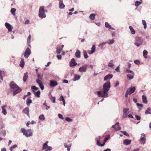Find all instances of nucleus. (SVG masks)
<instances>
[{
	"mask_svg": "<svg viewBox=\"0 0 151 151\" xmlns=\"http://www.w3.org/2000/svg\"><path fill=\"white\" fill-rule=\"evenodd\" d=\"M17 147V145H13V146H12V147H11L10 148V150L11 151H12L13 150V149H14V148Z\"/></svg>",
	"mask_w": 151,
	"mask_h": 151,
	"instance_id": "nucleus-47",
	"label": "nucleus"
},
{
	"mask_svg": "<svg viewBox=\"0 0 151 151\" xmlns=\"http://www.w3.org/2000/svg\"><path fill=\"white\" fill-rule=\"evenodd\" d=\"M39 86L42 90H44V86L42 83L40 85H39Z\"/></svg>",
	"mask_w": 151,
	"mask_h": 151,
	"instance_id": "nucleus-59",
	"label": "nucleus"
},
{
	"mask_svg": "<svg viewBox=\"0 0 151 151\" xmlns=\"http://www.w3.org/2000/svg\"><path fill=\"white\" fill-rule=\"evenodd\" d=\"M148 52L145 50H144L143 52V55L144 57L146 58H147Z\"/></svg>",
	"mask_w": 151,
	"mask_h": 151,
	"instance_id": "nucleus-31",
	"label": "nucleus"
},
{
	"mask_svg": "<svg viewBox=\"0 0 151 151\" xmlns=\"http://www.w3.org/2000/svg\"><path fill=\"white\" fill-rule=\"evenodd\" d=\"M113 77V75L112 74H109L106 76L104 78L105 81H108L111 79Z\"/></svg>",
	"mask_w": 151,
	"mask_h": 151,
	"instance_id": "nucleus-17",
	"label": "nucleus"
},
{
	"mask_svg": "<svg viewBox=\"0 0 151 151\" xmlns=\"http://www.w3.org/2000/svg\"><path fill=\"white\" fill-rule=\"evenodd\" d=\"M115 70L116 71L118 72H119V65L115 69Z\"/></svg>",
	"mask_w": 151,
	"mask_h": 151,
	"instance_id": "nucleus-64",
	"label": "nucleus"
},
{
	"mask_svg": "<svg viewBox=\"0 0 151 151\" xmlns=\"http://www.w3.org/2000/svg\"><path fill=\"white\" fill-rule=\"evenodd\" d=\"M56 57L58 60H60L62 58V56L60 55H57Z\"/></svg>",
	"mask_w": 151,
	"mask_h": 151,
	"instance_id": "nucleus-60",
	"label": "nucleus"
},
{
	"mask_svg": "<svg viewBox=\"0 0 151 151\" xmlns=\"http://www.w3.org/2000/svg\"><path fill=\"white\" fill-rule=\"evenodd\" d=\"M32 91L36 96L38 98L40 97V91H38L37 92H36L34 91Z\"/></svg>",
	"mask_w": 151,
	"mask_h": 151,
	"instance_id": "nucleus-25",
	"label": "nucleus"
},
{
	"mask_svg": "<svg viewBox=\"0 0 151 151\" xmlns=\"http://www.w3.org/2000/svg\"><path fill=\"white\" fill-rule=\"evenodd\" d=\"M48 143V141H46L45 143L44 144L43 147H42V150L45 149H47L48 146L47 145V144Z\"/></svg>",
	"mask_w": 151,
	"mask_h": 151,
	"instance_id": "nucleus-34",
	"label": "nucleus"
},
{
	"mask_svg": "<svg viewBox=\"0 0 151 151\" xmlns=\"http://www.w3.org/2000/svg\"><path fill=\"white\" fill-rule=\"evenodd\" d=\"M129 110V109L124 108L123 109V117L124 118H126L127 117V112Z\"/></svg>",
	"mask_w": 151,
	"mask_h": 151,
	"instance_id": "nucleus-12",
	"label": "nucleus"
},
{
	"mask_svg": "<svg viewBox=\"0 0 151 151\" xmlns=\"http://www.w3.org/2000/svg\"><path fill=\"white\" fill-rule=\"evenodd\" d=\"M137 106L138 107V108L139 109H141L143 107V106L142 104H140L138 103H137L136 104Z\"/></svg>",
	"mask_w": 151,
	"mask_h": 151,
	"instance_id": "nucleus-40",
	"label": "nucleus"
},
{
	"mask_svg": "<svg viewBox=\"0 0 151 151\" xmlns=\"http://www.w3.org/2000/svg\"><path fill=\"white\" fill-rule=\"evenodd\" d=\"M51 100L52 101L53 103H55V97L52 96L51 97Z\"/></svg>",
	"mask_w": 151,
	"mask_h": 151,
	"instance_id": "nucleus-55",
	"label": "nucleus"
},
{
	"mask_svg": "<svg viewBox=\"0 0 151 151\" xmlns=\"http://www.w3.org/2000/svg\"><path fill=\"white\" fill-rule=\"evenodd\" d=\"M142 41L140 37H137L135 40L134 44L137 47H139L142 45Z\"/></svg>",
	"mask_w": 151,
	"mask_h": 151,
	"instance_id": "nucleus-6",
	"label": "nucleus"
},
{
	"mask_svg": "<svg viewBox=\"0 0 151 151\" xmlns=\"http://www.w3.org/2000/svg\"><path fill=\"white\" fill-rule=\"evenodd\" d=\"M16 11V9H15L12 8L11 9L10 12L12 13V14L14 16L15 15V12Z\"/></svg>",
	"mask_w": 151,
	"mask_h": 151,
	"instance_id": "nucleus-38",
	"label": "nucleus"
},
{
	"mask_svg": "<svg viewBox=\"0 0 151 151\" xmlns=\"http://www.w3.org/2000/svg\"><path fill=\"white\" fill-rule=\"evenodd\" d=\"M142 4V3L139 1H136L135 2V6H139V5L141 4Z\"/></svg>",
	"mask_w": 151,
	"mask_h": 151,
	"instance_id": "nucleus-45",
	"label": "nucleus"
},
{
	"mask_svg": "<svg viewBox=\"0 0 151 151\" xmlns=\"http://www.w3.org/2000/svg\"><path fill=\"white\" fill-rule=\"evenodd\" d=\"M97 141V143L96 144L98 146H101V144L100 143V140L99 139H97L96 140Z\"/></svg>",
	"mask_w": 151,
	"mask_h": 151,
	"instance_id": "nucleus-58",
	"label": "nucleus"
},
{
	"mask_svg": "<svg viewBox=\"0 0 151 151\" xmlns=\"http://www.w3.org/2000/svg\"><path fill=\"white\" fill-rule=\"evenodd\" d=\"M47 150L48 151H51L52 150V148L50 146H48L47 148Z\"/></svg>",
	"mask_w": 151,
	"mask_h": 151,
	"instance_id": "nucleus-61",
	"label": "nucleus"
},
{
	"mask_svg": "<svg viewBox=\"0 0 151 151\" xmlns=\"http://www.w3.org/2000/svg\"><path fill=\"white\" fill-rule=\"evenodd\" d=\"M5 26L8 29V32H11L13 29V26L8 22H6L5 23Z\"/></svg>",
	"mask_w": 151,
	"mask_h": 151,
	"instance_id": "nucleus-8",
	"label": "nucleus"
},
{
	"mask_svg": "<svg viewBox=\"0 0 151 151\" xmlns=\"http://www.w3.org/2000/svg\"><path fill=\"white\" fill-rule=\"evenodd\" d=\"M9 85L11 90L13 91V94L14 95L19 93L22 91L21 88L13 82H11Z\"/></svg>",
	"mask_w": 151,
	"mask_h": 151,
	"instance_id": "nucleus-2",
	"label": "nucleus"
},
{
	"mask_svg": "<svg viewBox=\"0 0 151 151\" xmlns=\"http://www.w3.org/2000/svg\"><path fill=\"white\" fill-rule=\"evenodd\" d=\"M57 85L58 83L57 81L53 80H51L50 81V86L54 87Z\"/></svg>",
	"mask_w": 151,
	"mask_h": 151,
	"instance_id": "nucleus-19",
	"label": "nucleus"
},
{
	"mask_svg": "<svg viewBox=\"0 0 151 151\" xmlns=\"http://www.w3.org/2000/svg\"><path fill=\"white\" fill-rule=\"evenodd\" d=\"M142 101L145 104H147V97L143 95L142 96Z\"/></svg>",
	"mask_w": 151,
	"mask_h": 151,
	"instance_id": "nucleus-27",
	"label": "nucleus"
},
{
	"mask_svg": "<svg viewBox=\"0 0 151 151\" xmlns=\"http://www.w3.org/2000/svg\"><path fill=\"white\" fill-rule=\"evenodd\" d=\"M126 72L128 73L127 75V78L128 80H130L134 78V73L133 71L127 69L126 70Z\"/></svg>",
	"mask_w": 151,
	"mask_h": 151,
	"instance_id": "nucleus-5",
	"label": "nucleus"
},
{
	"mask_svg": "<svg viewBox=\"0 0 151 151\" xmlns=\"http://www.w3.org/2000/svg\"><path fill=\"white\" fill-rule=\"evenodd\" d=\"M120 132L123 133L125 135H126L127 136H129V134L128 133H127L126 131H120Z\"/></svg>",
	"mask_w": 151,
	"mask_h": 151,
	"instance_id": "nucleus-50",
	"label": "nucleus"
},
{
	"mask_svg": "<svg viewBox=\"0 0 151 151\" xmlns=\"http://www.w3.org/2000/svg\"><path fill=\"white\" fill-rule=\"evenodd\" d=\"M146 114H151V109L150 107L147 108L145 113Z\"/></svg>",
	"mask_w": 151,
	"mask_h": 151,
	"instance_id": "nucleus-28",
	"label": "nucleus"
},
{
	"mask_svg": "<svg viewBox=\"0 0 151 151\" xmlns=\"http://www.w3.org/2000/svg\"><path fill=\"white\" fill-rule=\"evenodd\" d=\"M96 50V47L95 45H93L91 50H88L87 51L88 53L89 54H92Z\"/></svg>",
	"mask_w": 151,
	"mask_h": 151,
	"instance_id": "nucleus-13",
	"label": "nucleus"
},
{
	"mask_svg": "<svg viewBox=\"0 0 151 151\" xmlns=\"http://www.w3.org/2000/svg\"><path fill=\"white\" fill-rule=\"evenodd\" d=\"M135 117L137 120H140V117L137 115H135Z\"/></svg>",
	"mask_w": 151,
	"mask_h": 151,
	"instance_id": "nucleus-63",
	"label": "nucleus"
},
{
	"mask_svg": "<svg viewBox=\"0 0 151 151\" xmlns=\"http://www.w3.org/2000/svg\"><path fill=\"white\" fill-rule=\"evenodd\" d=\"M141 135H142L143 137H141V138L139 140V142L141 144L144 145L145 143L146 139L145 136L144 134H141Z\"/></svg>",
	"mask_w": 151,
	"mask_h": 151,
	"instance_id": "nucleus-11",
	"label": "nucleus"
},
{
	"mask_svg": "<svg viewBox=\"0 0 151 151\" xmlns=\"http://www.w3.org/2000/svg\"><path fill=\"white\" fill-rule=\"evenodd\" d=\"M142 22V24L144 25V29H146L147 28V23L146 21L145 20H143Z\"/></svg>",
	"mask_w": 151,
	"mask_h": 151,
	"instance_id": "nucleus-43",
	"label": "nucleus"
},
{
	"mask_svg": "<svg viewBox=\"0 0 151 151\" xmlns=\"http://www.w3.org/2000/svg\"><path fill=\"white\" fill-rule=\"evenodd\" d=\"M74 78L73 79V81H77L80 79L81 76H79L78 75L76 74H74Z\"/></svg>",
	"mask_w": 151,
	"mask_h": 151,
	"instance_id": "nucleus-22",
	"label": "nucleus"
},
{
	"mask_svg": "<svg viewBox=\"0 0 151 151\" xmlns=\"http://www.w3.org/2000/svg\"><path fill=\"white\" fill-rule=\"evenodd\" d=\"M24 60L23 59H21V60L19 64V65L22 67H23L24 66Z\"/></svg>",
	"mask_w": 151,
	"mask_h": 151,
	"instance_id": "nucleus-32",
	"label": "nucleus"
},
{
	"mask_svg": "<svg viewBox=\"0 0 151 151\" xmlns=\"http://www.w3.org/2000/svg\"><path fill=\"white\" fill-rule=\"evenodd\" d=\"M31 88L33 90H37L39 89V88L36 87L35 86H31Z\"/></svg>",
	"mask_w": 151,
	"mask_h": 151,
	"instance_id": "nucleus-54",
	"label": "nucleus"
},
{
	"mask_svg": "<svg viewBox=\"0 0 151 151\" xmlns=\"http://www.w3.org/2000/svg\"><path fill=\"white\" fill-rule=\"evenodd\" d=\"M6 107V105H4L1 106L2 109V113L4 115H6L7 114V111L5 108Z\"/></svg>",
	"mask_w": 151,
	"mask_h": 151,
	"instance_id": "nucleus-20",
	"label": "nucleus"
},
{
	"mask_svg": "<svg viewBox=\"0 0 151 151\" xmlns=\"http://www.w3.org/2000/svg\"><path fill=\"white\" fill-rule=\"evenodd\" d=\"M59 7L60 9H64L65 7V6L62 0H59Z\"/></svg>",
	"mask_w": 151,
	"mask_h": 151,
	"instance_id": "nucleus-15",
	"label": "nucleus"
},
{
	"mask_svg": "<svg viewBox=\"0 0 151 151\" xmlns=\"http://www.w3.org/2000/svg\"><path fill=\"white\" fill-rule=\"evenodd\" d=\"M40 120H43L45 119V117L43 114H42L40 115L38 118Z\"/></svg>",
	"mask_w": 151,
	"mask_h": 151,
	"instance_id": "nucleus-42",
	"label": "nucleus"
},
{
	"mask_svg": "<svg viewBox=\"0 0 151 151\" xmlns=\"http://www.w3.org/2000/svg\"><path fill=\"white\" fill-rule=\"evenodd\" d=\"M27 73L26 72L24 73V76L23 77V80L24 81H25L28 78Z\"/></svg>",
	"mask_w": 151,
	"mask_h": 151,
	"instance_id": "nucleus-35",
	"label": "nucleus"
},
{
	"mask_svg": "<svg viewBox=\"0 0 151 151\" xmlns=\"http://www.w3.org/2000/svg\"><path fill=\"white\" fill-rule=\"evenodd\" d=\"M75 56L77 58H80L81 57V52L80 50H77L75 53Z\"/></svg>",
	"mask_w": 151,
	"mask_h": 151,
	"instance_id": "nucleus-24",
	"label": "nucleus"
},
{
	"mask_svg": "<svg viewBox=\"0 0 151 151\" xmlns=\"http://www.w3.org/2000/svg\"><path fill=\"white\" fill-rule=\"evenodd\" d=\"M113 61L112 60H111L109 61V62L108 63V66L111 68H113L114 65L113 63Z\"/></svg>",
	"mask_w": 151,
	"mask_h": 151,
	"instance_id": "nucleus-23",
	"label": "nucleus"
},
{
	"mask_svg": "<svg viewBox=\"0 0 151 151\" xmlns=\"http://www.w3.org/2000/svg\"><path fill=\"white\" fill-rule=\"evenodd\" d=\"M83 55L84 58L85 59H87L88 57V55L87 52L86 51L83 52Z\"/></svg>",
	"mask_w": 151,
	"mask_h": 151,
	"instance_id": "nucleus-48",
	"label": "nucleus"
},
{
	"mask_svg": "<svg viewBox=\"0 0 151 151\" xmlns=\"http://www.w3.org/2000/svg\"><path fill=\"white\" fill-rule=\"evenodd\" d=\"M77 63L75 61L74 58H73L69 62V65L70 67H73L77 65Z\"/></svg>",
	"mask_w": 151,
	"mask_h": 151,
	"instance_id": "nucleus-10",
	"label": "nucleus"
},
{
	"mask_svg": "<svg viewBox=\"0 0 151 151\" xmlns=\"http://www.w3.org/2000/svg\"><path fill=\"white\" fill-rule=\"evenodd\" d=\"M136 88L135 87H131L129 88V89L127 90V91H128L129 95H130L133 93H134L135 91Z\"/></svg>",
	"mask_w": 151,
	"mask_h": 151,
	"instance_id": "nucleus-16",
	"label": "nucleus"
},
{
	"mask_svg": "<svg viewBox=\"0 0 151 151\" xmlns=\"http://www.w3.org/2000/svg\"><path fill=\"white\" fill-rule=\"evenodd\" d=\"M96 16L95 14H91L89 16L90 18L92 20H93L95 19V17Z\"/></svg>",
	"mask_w": 151,
	"mask_h": 151,
	"instance_id": "nucleus-39",
	"label": "nucleus"
},
{
	"mask_svg": "<svg viewBox=\"0 0 151 151\" xmlns=\"http://www.w3.org/2000/svg\"><path fill=\"white\" fill-rule=\"evenodd\" d=\"M37 74L38 78L37 79H38L39 80H41L42 79L43 75L42 74L40 73H37Z\"/></svg>",
	"mask_w": 151,
	"mask_h": 151,
	"instance_id": "nucleus-29",
	"label": "nucleus"
},
{
	"mask_svg": "<svg viewBox=\"0 0 151 151\" xmlns=\"http://www.w3.org/2000/svg\"><path fill=\"white\" fill-rule=\"evenodd\" d=\"M111 87V84L109 81H107L103 85V88L101 91L97 92V94L99 97L106 98L108 97L107 93Z\"/></svg>",
	"mask_w": 151,
	"mask_h": 151,
	"instance_id": "nucleus-1",
	"label": "nucleus"
},
{
	"mask_svg": "<svg viewBox=\"0 0 151 151\" xmlns=\"http://www.w3.org/2000/svg\"><path fill=\"white\" fill-rule=\"evenodd\" d=\"M87 65L83 66L80 67L79 69V71L80 72H86V71Z\"/></svg>",
	"mask_w": 151,
	"mask_h": 151,
	"instance_id": "nucleus-14",
	"label": "nucleus"
},
{
	"mask_svg": "<svg viewBox=\"0 0 151 151\" xmlns=\"http://www.w3.org/2000/svg\"><path fill=\"white\" fill-rule=\"evenodd\" d=\"M134 62L135 63L137 64V65H138L140 64V62L139 60H136L134 61Z\"/></svg>",
	"mask_w": 151,
	"mask_h": 151,
	"instance_id": "nucleus-53",
	"label": "nucleus"
},
{
	"mask_svg": "<svg viewBox=\"0 0 151 151\" xmlns=\"http://www.w3.org/2000/svg\"><path fill=\"white\" fill-rule=\"evenodd\" d=\"M2 71L0 70V79L2 80H3V77L2 74Z\"/></svg>",
	"mask_w": 151,
	"mask_h": 151,
	"instance_id": "nucleus-62",
	"label": "nucleus"
},
{
	"mask_svg": "<svg viewBox=\"0 0 151 151\" xmlns=\"http://www.w3.org/2000/svg\"><path fill=\"white\" fill-rule=\"evenodd\" d=\"M21 130L23 134L27 137L32 136L33 135V132L31 129L26 130L24 128H22Z\"/></svg>",
	"mask_w": 151,
	"mask_h": 151,
	"instance_id": "nucleus-4",
	"label": "nucleus"
},
{
	"mask_svg": "<svg viewBox=\"0 0 151 151\" xmlns=\"http://www.w3.org/2000/svg\"><path fill=\"white\" fill-rule=\"evenodd\" d=\"M131 141H132L130 139H126L124 140L123 144L126 146H127L131 143Z\"/></svg>",
	"mask_w": 151,
	"mask_h": 151,
	"instance_id": "nucleus-18",
	"label": "nucleus"
},
{
	"mask_svg": "<svg viewBox=\"0 0 151 151\" xmlns=\"http://www.w3.org/2000/svg\"><path fill=\"white\" fill-rule=\"evenodd\" d=\"M31 54V50L29 48H27L25 51V52L24 53V56L27 58Z\"/></svg>",
	"mask_w": 151,
	"mask_h": 151,
	"instance_id": "nucleus-7",
	"label": "nucleus"
},
{
	"mask_svg": "<svg viewBox=\"0 0 151 151\" xmlns=\"http://www.w3.org/2000/svg\"><path fill=\"white\" fill-rule=\"evenodd\" d=\"M69 146H71V144H64L65 147L66 148H68Z\"/></svg>",
	"mask_w": 151,
	"mask_h": 151,
	"instance_id": "nucleus-56",
	"label": "nucleus"
},
{
	"mask_svg": "<svg viewBox=\"0 0 151 151\" xmlns=\"http://www.w3.org/2000/svg\"><path fill=\"white\" fill-rule=\"evenodd\" d=\"M58 117L62 119H64V118L63 116V115L61 114H58Z\"/></svg>",
	"mask_w": 151,
	"mask_h": 151,
	"instance_id": "nucleus-57",
	"label": "nucleus"
},
{
	"mask_svg": "<svg viewBox=\"0 0 151 151\" xmlns=\"http://www.w3.org/2000/svg\"><path fill=\"white\" fill-rule=\"evenodd\" d=\"M112 127L113 128L115 131L120 130L121 129V128L119 126V124L118 122H117L115 125H114L112 126Z\"/></svg>",
	"mask_w": 151,
	"mask_h": 151,
	"instance_id": "nucleus-9",
	"label": "nucleus"
},
{
	"mask_svg": "<svg viewBox=\"0 0 151 151\" xmlns=\"http://www.w3.org/2000/svg\"><path fill=\"white\" fill-rule=\"evenodd\" d=\"M129 28L132 34H135V32L133 27L131 26H129Z\"/></svg>",
	"mask_w": 151,
	"mask_h": 151,
	"instance_id": "nucleus-37",
	"label": "nucleus"
},
{
	"mask_svg": "<svg viewBox=\"0 0 151 151\" xmlns=\"http://www.w3.org/2000/svg\"><path fill=\"white\" fill-rule=\"evenodd\" d=\"M59 100L60 101H62L63 103V104L64 106H65V102L64 97L62 96L61 95L59 98Z\"/></svg>",
	"mask_w": 151,
	"mask_h": 151,
	"instance_id": "nucleus-30",
	"label": "nucleus"
},
{
	"mask_svg": "<svg viewBox=\"0 0 151 151\" xmlns=\"http://www.w3.org/2000/svg\"><path fill=\"white\" fill-rule=\"evenodd\" d=\"M32 102V100L29 98H27L26 101V104L27 106L30 105V104Z\"/></svg>",
	"mask_w": 151,
	"mask_h": 151,
	"instance_id": "nucleus-33",
	"label": "nucleus"
},
{
	"mask_svg": "<svg viewBox=\"0 0 151 151\" xmlns=\"http://www.w3.org/2000/svg\"><path fill=\"white\" fill-rule=\"evenodd\" d=\"M62 50V48H60L59 47H57L56 49V52L57 54H60Z\"/></svg>",
	"mask_w": 151,
	"mask_h": 151,
	"instance_id": "nucleus-36",
	"label": "nucleus"
},
{
	"mask_svg": "<svg viewBox=\"0 0 151 151\" xmlns=\"http://www.w3.org/2000/svg\"><path fill=\"white\" fill-rule=\"evenodd\" d=\"M43 105L45 106V109L47 110H48L50 108V106H49L47 105L46 101H45V102H44V103L43 104Z\"/></svg>",
	"mask_w": 151,
	"mask_h": 151,
	"instance_id": "nucleus-46",
	"label": "nucleus"
},
{
	"mask_svg": "<svg viewBox=\"0 0 151 151\" xmlns=\"http://www.w3.org/2000/svg\"><path fill=\"white\" fill-rule=\"evenodd\" d=\"M23 112L26 114L29 117V109L28 107L25 108L23 110Z\"/></svg>",
	"mask_w": 151,
	"mask_h": 151,
	"instance_id": "nucleus-21",
	"label": "nucleus"
},
{
	"mask_svg": "<svg viewBox=\"0 0 151 151\" xmlns=\"http://www.w3.org/2000/svg\"><path fill=\"white\" fill-rule=\"evenodd\" d=\"M65 120L68 122H70L72 121V120L69 117H66L65 118Z\"/></svg>",
	"mask_w": 151,
	"mask_h": 151,
	"instance_id": "nucleus-52",
	"label": "nucleus"
},
{
	"mask_svg": "<svg viewBox=\"0 0 151 151\" xmlns=\"http://www.w3.org/2000/svg\"><path fill=\"white\" fill-rule=\"evenodd\" d=\"M114 40L112 39L111 40H108V41L107 43L109 44V45H112L114 43Z\"/></svg>",
	"mask_w": 151,
	"mask_h": 151,
	"instance_id": "nucleus-41",
	"label": "nucleus"
},
{
	"mask_svg": "<svg viewBox=\"0 0 151 151\" xmlns=\"http://www.w3.org/2000/svg\"><path fill=\"white\" fill-rule=\"evenodd\" d=\"M109 135H108V136L104 138V142H106L107 141L109 138Z\"/></svg>",
	"mask_w": 151,
	"mask_h": 151,
	"instance_id": "nucleus-51",
	"label": "nucleus"
},
{
	"mask_svg": "<svg viewBox=\"0 0 151 151\" xmlns=\"http://www.w3.org/2000/svg\"><path fill=\"white\" fill-rule=\"evenodd\" d=\"M45 7L43 6H41L40 7L39 10L38 16L41 19H43L46 17V13L47 12V9H45Z\"/></svg>",
	"mask_w": 151,
	"mask_h": 151,
	"instance_id": "nucleus-3",
	"label": "nucleus"
},
{
	"mask_svg": "<svg viewBox=\"0 0 151 151\" xmlns=\"http://www.w3.org/2000/svg\"><path fill=\"white\" fill-rule=\"evenodd\" d=\"M36 81L39 85L42 83L41 80H39L38 79H36Z\"/></svg>",
	"mask_w": 151,
	"mask_h": 151,
	"instance_id": "nucleus-49",
	"label": "nucleus"
},
{
	"mask_svg": "<svg viewBox=\"0 0 151 151\" xmlns=\"http://www.w3.org/2000/svg\"><path fill=\"white\" fill-rule=\"evenodd\" d=\"M30 39H31V35H29L27 38V44L29 46H30Z\"/></svg>",
	"mask_w": 151,
	"mask_h": 151,
	"instance_id": "nucleus-44",
	"label": "nucleus"
},
{
	"mask_svg": "<svg viewBox=\"0 0 151 151\" xmlns=\"http://www.w3.org/2000/svg\"><path fill=\"white\" fill-rule=\"evenodd\" d=\"M105 26L106 27L112 30L115 29L113 27H111V26L107 22H106L105 23Z\"/></svg>",
	"mask_w": 151,
	"mask_h": 151,
	"instance_id": "nucleus-26",
	"label": "nucleus"
}]
</instances>
